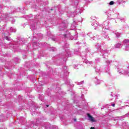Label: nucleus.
<instances>
[{
    "instance_id": "f257e3e1",
    "label": "nucleus",
    "mask_w": 129,
    "mask_h": 129,
    "mask_svg": "<svg viewBox=\"0 0 129 129\" xmlns=\"http://www.w3.org/2000/svg\"><path fill=\"white\" fill-rule=\"evenodd\" d=\"M122 48L123 50H125V51L129 50V40L125 39L123 41V44L122 45Z\"/></svg>"
},
{
    "instance_id": "f03ea898",
    "label": "nucleus",
    "mask_w": 129,
    "mask_h": 129,
    "mask_svg": "<svg viewBox=\"0 0 129 129\" xmlns=\"http://www.w3.org/2000/svg\"><path fill=\"white\" fill-rule=\"evenodd\" d=\"M103 29L102 31L103 32H105V29L106 30H108V22H104L103 24Z\"/></svg>"
},
{
    "instance_id": "7ed1b4c3",
    "label": "nucleus",
    "mask_w": 129,
    "mask_h": 129,
    "mask_svg": "<svg viewBox=\"0 0 129 129\" xmlns=\"http://www.w3.org/2000/svg\"><path fill=\"white\" fill-rule=\"evenodd\" d=\"M118 72H119L120 75H121V74H123L124 75H127V74H128V71H123L122 70H119V69H118Z\"/></svg>"
},
{
    "instance_id": "20e7f679",
    "label": "nucleus",
    "mask_w": 129,
    "mask_h": 129,
    "mask_svg": "<svg viewBox=\"0 0 129 129\" xmlns=\"http://www.w3.org/2000/svg\"><path fill=\"white\" fill-rule=\"evenodd\" d=\"M87 116L89 117V120H90V121H92V122H95V121H96V120L94 119V117L90 115V114H87Z\"/></svg>"
},
{
    "instance_id": "39448f33",
    "label": "nucleus",
    "mask_w": 129,
    "mask_h": 129,
    "mask_svg": "<svg viewBox=\"0 0 129 129\" xmlns=\"http://www.w3.org/2000/svg\"><path fill=\"white\" fill-rule=\"evenodd\" d=\"M92 26H94L96 28V27H98V24L97 23V21H94V23L92 24Z\"/></svg>"
},
{
    "instance_id": "423d86ee",
    "label": "nucleus",
    "mask_w": 129,
    "mask_h": 129,
    "mask_svg": "<svg viewBox=\"0 0 129 129\" xmlns=\"http://www.w3.org/2000/svg\"><path fill=\"white\" fill-rule=\"evenodd\" d=\"M115 48H121V44L117 43L114 45Z\"/></svg>"
},
{
    "instance_id": "0eeeda50",
    "label": "nucleus",
    "mask_w": 129,
    "mask_h": 129,
    "mask_svg": "<svg viewBox=\"0 0 129 129\" xmlns=\"http://www.w3.org/2000/svg\"><path fill=\"white\" fill-rule=\"evenodd\" d=\"M67 57H71V52L68 51H67V54H66Z\"/></svg>"
},
{
    "instance_id": "6e6552de",
    "label": "nucleus",
    "mask_w": 129,
    "mask_h": 129,
    "mask_svg": "<svg viewBox=\"0 0 129 129\" xmlns=\"http://www.w3.org/2000/svg\"><path fill=\"white\" fill-rule=\"evenodd\" d=\"M100 52L102 53V54H103V55H104V52H106V50H103V49L102 48V47H101V48L100 49Z\"/></svg>"
},
{
    "instance_id": "1a4fd4ad",
    "label": "nucleus",
    "mask_w": 129,
    "mask_h": 129,
    "mask_svg": "<svg viewBox=\"0 0 129 129\" xmlns=\"http://www.w3.org/2000/svg\"><path fill=\"white\" fill-rule=\"evenodd\" d=\"M16 29L13 28V27H11L10 28V31L12 32V33H15V32H16Z\"/></svg>"
},
{
    "instance_id": "9d476101",
    "label": "nucleus",
    "mask_w": 129,
    "mask_h": 129,
    "mask_svg": "<svg viewBox=\"0 0 129 129\" xmlns=\"http://www.w3.org/2000/svg\"><path fill=\"white\" fill-rule=\"evenodd\" d=\"M95 82L96 84H100V83H101V81H100L99 80H96Z\"/></svg>"
},
{
    "instance_id": "9b49d317",
    "label": "nucleus",
    "mask_w": 129,
    "mask_h": 129,
    "mask_svg": "<svg viewBox=\"0 0 129 129\" xmlns=\"http://www.w3.org/2000/svg\"><path fill=\"white\" fill-rule=\"evenodd\" d=\"M106 66H108L110 64V61L109 60H107L106 62Z\"/></svg>"
},
{
    "instance_id": "f8f14e48",
    "label": "nucleus",
    "mask_w": 129,
    "mask_h": 129,
    "mask_svg": "<svg viewBox=\"0 0 129 129\" xmlns=\"http://www.w3.org/2000/svg\"><path fill=\"white\" fill-rule=\"evenodd\" d=\"M64 50H66V51H68V49H69V47H68V44L67 45V47H64Z\"/></svg>"
},
{
    "instance_id": "ddd939ff",
    "label": "nucleus",
    "mask_w": 129,
    "mask_h": 129,
    "mask_svg": "<svg viewBox=\"0 0 129 129\" xmlns=\"http://www.w3.org/2000/svg\"><path fill=\"white\" fill-rule=\"evenodd\" d=\"M115 34L117 38H119V36H120L118 32H115Z\"/></svg>"
},
{
    "instance_id": "4468645a",
    "label": "nucleus",
    "mask_w": 129,
    "mask_h": 129,
    "mask_svg": "<svg viewBox=\"0 0 129 129\" xmlns=\"http://www.w3.org/2000/svg\"><path fill=\"white\" fill-rule=\"evenodd\" d=\"M114 4V2L113 1H111L110 3H109V5L110 6H112V5H113Z\"/></svg>"
},
{
    "instance_id": "2eb2a0df",
    "label": "nucleus",
    "mask_w": 129,
    "mask_h": 129,
    "mask_svg": "<svg viewBox=\"0 0 129 129\" xmlns=\"http://www.w3.org/2000/svg\"><path fill=\"white\" fill-rule=\"evenodd\" d=\"M84 62H85V63H86V64H88V63L89 62V61H88V60H85L84 61Z\"/></svg>"
},
{
    "instance_id": "dca6fc26",
    "label": "nucleus",
    "mask_w": 129,
    "mask_h": 129,
    "mask_svg": "<svg viewBox=\"0 0 129 129\" xmlns=\"http://www.w3.org/2000/svg\"><path fill=\"white\" fill-rule=\"evenodd\" d=\"M5 39L8 40H10V38L9 37H8L7 36L5 37Z\"/></svg>"
},
{
    "instance_id": "f3484780",
    "label": "nucleus",
    "mask_w": 129,
    "mask_h": 129,
    "mask_svg": "<svg viewBox=\"0 0 129 129\" xmlns=\"http://www.w3.org/2000/svg\"><path fill=\"white\" fill-rule=\"evenodd\" d=\"M84 82H81V83H79V85H80V84H83Z\"/></svg>"
},
{
    "instance_id": "a211bd4d",
    "label": "nucleus",
    "mask_w": 129,
    "mask_h": 129,
    "mask_svg": "<svg viewBox=\"0 0 129 129\" xmlns=\"http://www.w3.org/2000/svg\"><path fill=\"white\" fill-rule=\"evenodd\" d=\"M50 50L54 51H55V48H52V49H50Z\"/></svg>"
},
{
    "instance_id": "6ab92c4d",
    "label": "nucleus",
    "mask_w": 129,
    "mask_h": 129,
    "mask_svg": "<svg viewBox=\"0 0 129 129\" xmlns=\"http://www.w3.org/2000/svg\"><path fill=\"white\" fill-rule=\"evenodd\" d=\"M67 37H68V35L67 34L64 35V38H67Z\"/></svg>"
},
{
    "instance_id": "aec40b11",
    "label": "nucleus",
    "mask_w": 129,
    "mask_h": 129,
    "mask_svg": "<svg viewBox=\"0 0 129 129\" xmlns=\"http://www.w3.org/2000/svg\"><path fill=\"white\" fill-rule=\"evenodd\" d=\"M111 106L114 107V106H115V104H112Z\"/></svg>"
},
{
    "instance_id": "412c9836",
    "label": "nucleus",
    "mask_w": 129,
    "mask_h": 129,
    "mask_svg": "<svg viewBox=\"0 0 129 129\" xmlns=\"http://www.w3.org/2000/svg\"><path fill=\"white\" fill-rule=\"evenodd\" d=\"M90 129H95V128H94V127H91Z\"/></svg>"
},
{
    "instance_id": "4be33fe9",
    "label": "nucleus",
    "mask_w": 129,
    "mask_h": 129,
    "mask_svg": "<svg viewBox=\"0 0 129 129\" xmlns=\"http://www.w3.org/2000/svg\"><path fill=\"white\" fill-rule=\"evenodd\" d=\"M73 39V37H71V40H72Z\"/></svg>"
},
{
    "instance_id": "5701e85b",
    "label": "nucleus",
    "mask_w": 129,
    "mask_h": 129,
    "mask_svg": "<svg viewBox=\"0 0 129 129\" xmlns=\"http://www.w3.org/2000/svg\"><path fill=\"white\" fill-rule=\"evenodd\" d=\"M47 107H49V105H46Z\"/></svg>"
},
{
    "instance_id": "b1692460",
    "label": "nucleus",
    "mask_w": 129,
    "mask_h": 129,
    "mask_svg": "<svg viewBox=\"0 0 129 129\" xmlns=\"http://www.w3.org/2000/svg\"><path fill=\"white\" fill-rule=\"evenodd\" d=\"M74 121H76V119H74Z\"/></svg>"
},
{
    "instance_id": "393cba45",
    "label": "nucleus",
    "mask_w": 129,
    "mask_h": 129,
    "mask_svg": "<svg viewBox=\"0 0 129 129\" xmlns=\"http://www.w3.org/2000/svg\"><path fill=\"white\" fill-rule=\"evenodd\" d=\"M65 28H67V25L66 26H65Z\"/></svg>"
},
{
    "instance_id": "a878e982",
    "label": "nucleus",
    "mask_w": 129,
    "mask_h": 129,
    "mask_svg": "<svg viewBox=\"0 0 129 129\" xmlns=\"http://www.w3.org/2000/svg\"><path fill=\"white\" fill-rule=\"evenodd\" d=\"M14 22H15V21H16V20H14Z\"/></svg>"
}]
</instances>
